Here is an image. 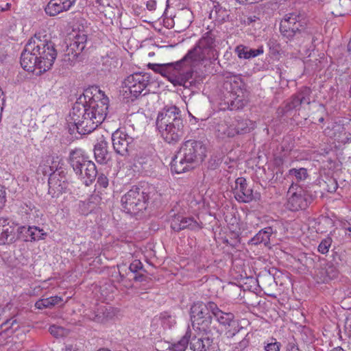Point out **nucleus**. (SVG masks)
Returning <instances> with one entry per match:
<instances>
[{
  "label": "nucleus",
  "mask_w": 351,
  "mask_h": 351,
  "mask_svg": "<svg viewBox=\"0 0 351 351\" xmlns=\"http://www.w3.org/2000/svg\"><path fill=\"white\" fill-rule=\"evenodd\" d=\"M57 58V51L51 37L45 31H39L32 36L21 55L23 69L40 75L50 70Z\"/></svg>",
  "instance_id": "obj_1"
},
{
  "label": "nucleus",
  "mask_w": 351,
  "mask_h": 351,
  "mask_svg": "<svg viewBox=\"0 0 351 351\" xmlns=\"http://www.w3.org/2000/svg\"><path fill=\"white\" fill-rule=\"evenodd\" d=\"M102 98L94 96L86 104H76L69 113L68 121L73 123L78 133L89 134L105 120L108 109V98L99 90Z\"/></svg>",
  "instance_id": "obj_2"
},
{
  "label": "nucleus",
  "mask_w": 351,
  "mask_h": 351,
  "mask_svg": "<svg viewBox=\"0 0 351 351\" xmlns=\"http://www.w3.org/2000/svg\"><path fill=\"white\" fill-rule=\"evenodd\" d=\"M181 111L176 106H166L158 114L156 124L162 138L168 143L179 141L184 134Z\"/></svg>",
  "instance_id": "obj_3"
},
{
  "label": "nucleus",
  "mask_w": 351,
  "mask_h": 351,
  "mask_svg": "<svg viewBox=\"0 0 351 351\" xmlns=\"http://www.w3.org/2000/svg\"><path fill=\"white\" fill-rule=\"evenodd\" d=\"M206 152V148L202 142L186 141L171 162V171L180 174L189 171L194 163L204 159Z\"/></svg>",
  "instance_id": "obj_4"
},
{
  "label": "nucleus",
  "mask_w": 351,
  "mask_h": 351,
  "mask_svg": "<svg viewBox=\"0 0 351 351\" xmlns=\"http://www.w3.org/2000/svg\"><path fill=\"white\" fill-rule=\"evenodd\" d=\"M215 47V36L212 32H207L202 35L194 47L183 57V60L190 61L193 64H195L215 58L217 53Z\"/></svg>",
  "instance_id": "obj_5"
},
{
  "label": "nucleus",
  "mask_w": 351,
  "mask_h": 351,
  "mask_svg": "<svg viewBox=\"0 0 351 351\" xmlns=\"http://www.w3.org/2000/svg\"><path fill=\"white\" fill-rule=\"evenodd\" d=\"M46 232L37 226H0V240L9 241H38L45 240Z\"/></svg>",
  "instance_id": "obj_6"
},
{
  "label": "nucleus",
  "mask_w": 351,
  "mask_h": 351,
  "mask_svg": "<svg viewBox=\"0 0 351 351\" xmlns=\"http://www.w3.org/2000/svg\"><path fill=\"white\" fill-rule=\"evenodd\" d=\"M69 162L73 171L86 186L95 180L97 171L95 163L88 160L81 149H75L70 152Z\"/></svg>",
  "instance_id": "obj_7"
},
{
  "label": "nucleus",
  "mask_w": 351,
  "mask_h": 351,
  "mask_svg": "<svg viewBox=\"0 0 351 351\" xmlns=\"http://www.w3.org/2000/svg\"><path fill=\"white\" fill-rule=\"evenodd\" d=\"M148 195L141 189L133 186L121 199L122 207L128 213L136 214L146 208Z\"/></svg>",
  "instance_id": "obj_8"
},
{
  "label": "nucleus",
  "mask_w": 351,
  "mask_h": 351,
  "mask_svg": "<svg viewBox=\"0 0 351 351\" xmlns=\"http://www.w3.org/2000/svg\"><path fill=\"white\" fill-rule=\"evenodd\" d=\"M305 28V21L295 13H290L281 21L280 30L284 38L292 40L301 36Z\"/></svg>",
  "instance_id": "obj_9"
},
{
  "label": "nucleus",
  "mask_w": 351,
  "mask_h": 351,
  "mask_svg": "<svg viewBox=\"0 0 351 351\" xmlns=\"http://www.w3.org/2000/svg\"><path fill=\"white\" fill-rule=\"evenodd\" d=\"M150 75L147 73H134L123 82V91L127 95L138 97L149 84Z\"/></svg>",
  "instance_id": "obj_10"
},
{
  "label": "nucleus",
  "mask_w": 351,
  "mask_h": 351,
  "mask_svg": "<svg viewBox=\"0 0 351 351\" xmlns=\"http://www.w3.org/2000/svg\"><path fill=\"white\" fill-rule=\"evenodd\" d=\"M339 270L336 265L332 262H328L315 269L313 278L317 283H329L332 280L337 279Z\"/></svg>",
  "instance_id": "obj_11"
},
{
  "label": "nucleus",
  "mask_w": 351,
  "mask_h": 351,
  "mask_svg": "<svg viewBox=\"0 0 351 351\" xmlns=\"http://www.w3.org/2000/svg\"><path fill=\"white\" fill-rule=\"evenodd\" d=\"M171 219V228L174 231H180L184 229L197 230L202 228V226L192 217H185L180 214H176L174 210L169 213Z\"/></svg>",
  "instance_id": "obj_12"
},
{
  "label": "nucleus",
  "mask_w": 351,
  "mask_h": 351,
  "mask_svg": "<svg viewBox=\"0 0 351 351\" xmlns=\"http://www.w3.org/2000/svg\"><path fill=\"white\" fill-rule=\"evenodd\" d=\"M186 62H184L180 70H173L172 75L168 77L169 80L174 86H182L184 88H190L195 84L193 80V71L191 69L185 71L184 66ZM191 66H194L190 61Z\"/></svg>",
  "instance_id": "obj_13"
},
{
  "label": "nucleus",
  "mask_w": 351,
  "mask_h": 351,
  "mask_svg": "<svg viewBox=\"0 0 351 351\" xmlns=\"http://www.w3.org/2000/svg\"><path fill=\"white\" fill-rule=\"evenodd\" d=\"M134 138L122 130H117L112 134V142L114 151L121 155H125Z\"/></svg>",
  "instance_id": "obj_14"
},
{
  "label": "nucleus",
  "mask_w": 351,
  "mask_h": 351,
  "mask_svg": "<svg viewBox=\"0 0 351 351\" xmlns=\"http://www.w3.org/2000/svg\"><path fill=\"white\" fill-rule=\"evenodd\" d=\"M48 184L49 193L52 197H58L60 194L65 192L69 186V182L63 171L51 175L48 180Z\"/></svg>",
  "instance_id": "obj_15"
},
{
  "label": "nucleus",
  "mask_w": 351,
  "mask_h": 351,
  "mask_svg": "<svg viewBox=\"0 0 351 351\" xmlns=\"http://www.w3.org/2000/svg\"><path fill=\"white\" fill-rule=\"evenodd\" d=\"M235 122L233 118L225 117L223 119L219 120L215 125V133L217 138L226 139L233 138L237 135V130L234 128Z\"/></svg>",
  "instance_id": "obj_16"
},
{
  "label": "nucleus",
  "mask_w": 351,
  "mask_h": 351,
  "mask_svg": "<svg viewBox=\"0 0 351 351\" xmlns=\"http://www.w3.org/2000/svg\"><path fill=\"white\" fill-rule=\"evenodd\" d=\"M215 337L210 335L201 337L193 336L190 339V348L193 351H214L215 349Z\"/></svg>",
  "instance_id": "obj_17"
},
{
  "label": "nucleus",
  "mask_w": 351,
  "mask_h": 351,
  "mask_svg": "<svg viewBox=\"0 0 351 351\" xmlns=\"http://www.w3.org/2000/svg\"><path fill=\"white\" fill-rule=\"evenodd\" d=\"M233 193L236 199L240 202L247 203L253 199L252 190L247 186L246 180L242 177L235 180Z\"/></svg>",
  "instance_id": "obj_18"
},
{
  "label": "nucleus",
  "mask_w": 351,
  "mask_h": 351,
  "mask_svg": "<svg viewBox=\"0 0 351 351\" xmlns=\"http://www.w3.org/2000/svg\"><path fill=\"white\" fill-rule=\"evenodd\" d=\"M215 305V303L211 301L206 303L201 301L194 302L190 308L191 322L202 319L206 316H212L211 308H214Z\"/></svg>",
  "instance_id": "obj_19"
},
{
  "label": "nucleus",
  "mask_w": 351,
  "mask_h": 351,
  "mask_svg": "<svg viewBox=\"0 0 351 351\" xmlns=\"http://www.w3.org/2000/svg\"><path fill=\"white\" fill-rule=\"evenodd\" d=\"M77 0H50L45 8L46 14L50 16L67 12L73 7Z\"/></svg>",
  "instance_id": "obj_20"
},
{
  "label": "nucleus",
  "mask_w": 351,
  "mask_h": 351,
  "mask_svg": "<svg viewBox=\"0 0 351 351\" xmlns=\"http://www.w3.org/2000/svg\"><path fill=\"white\" fill-rule=\"evenodd\" d=\"M324 132L326 136L337 141L339 146L351 143V134H347L344 127L341 124H332V127H327Z\"/></svg>",
  "instance_id": "obj_21"
},
{
  "label": "nucleus",
  "mask_w": 351,
  "mask_h": 351,
  "mask_svg": "<svg viewBox=\"0 0 351 351\" xmlns=\"http://www.w3.org/2000/svg\"><path fill=\"white\" fill-rule=\"evenodd\" d=\"M226 88L228 90L233 99L242 101L245 97L246 90L245 84L241 77L235 76L225 83Z\"/></svg>",
  "instance_id": "obj_22"
},
{
  "label": "nucleus",
  "mask_w": 351,
  "mask_h": 351,
  "mask_svg": "<svg viewBox=\"0 0 351 351\" xmlns=\"http://www.w3.org/2000/svg\"><path fill=\"white\" fill-rule=\"evenodd\" d=\"M191 323L195 330L204 333V335H210L211 336H214V335L219 336V330L213 323L212 316H206Z\"/></svg>",
  "instance_id": "obj_23"
},
{
  "label": "nucleus",
  "mask_w": 351,
  "mask_h": 351,
  "mask_svg": "<svg viewBox=\"0 0 351 351\" xmlns=\"http://www.w3.org/2000/svg\"><path fill=\"white\" fill-rule=\"evenodd\" d=\"M60 159L58 156H47L38 167V171H40L43 175L47 176L53 173H58L60 167Z\"/></svg>",
  "instance_id": "obj_24"
},
{
  "label": "nucleus",
  "mask_w": 351,
  "mask_h": 351,
  "mask_svg": "<svg viewBox=\"0 0 351 351\" xmlns=\"http://www.w3.org/2000/svg\"><path fill=\"white\" fill-rule=\"evenodd\" d=\"M107 147L108 142L104 136H101L97 138L94 147L95 158L98 163L106 164L109 160Z\"/></svg>",
  "instance_id": "obj_25"
},
{
  "label": "nucleus",
  "mask_w": 351,
  "mask_h": 351,
  "mask_svg": "<svg viewBox=\"0 0 351 351\" xmlns=\"http://www.w3.org/2000/svg\"><path fill=\"white\" fill-rule=\"evenodd\" d=\"M307 206V200L301 189L293 193L288 199L287 208L292 211L304 209Z\"/></svg>",
  "instance_id": "obj_26"
},
{
  "label": "nucleus",
  "mask_w": 351,
  "mask_h": 351,
  "mask_svg": "<svg viewBox=\"0 0 351 351\" xmlns=\"http://www.w3.org/2000/svg\"><path fill=\"white\" fill-rule=\"evenodd\" d=\"M184 62L182 58L179 61L165 64H149V67L156 73L169 77L172 75L173 70H180Z\"/></svg>",
  "instance_id": "obj_27"
},
{
  "label": "nucleus",
  "mask_w": 351,
  "mask_h": 351,
  "mask_svg": "<svg viewBox=\"0 0 351 351\" xmlns=\"http://www.w3.org/2000/svg\"><path fill=\"white\" fill-rule=\"evenodd\" d=\"M211 314L215 317L216 321L223 326H230L234 322V316L231 313L222 311L215 304V307L211 308Z\"/></svg>",
  "instance_id": "obj_28"
},
{
  "label": "nucleus",
  "mask_w": 351,
  "mask_h": 351,
  "mask_svg": "<svg viewBox=\"0 0 351 351\" xmlns=\"http://www.w3.org/2000/svg\"><path fill=\"white\" fill-rule=\"evenodd\" d=\"M87 41V35L82 32H79L73 36L72 41L69 44L70 49L75 56L80 54L86 47Z\"/></svg>",
  "instance_id": "obj_29"
},
{
  "label": "nucleus",
  "mask_w": 351,
  "mask_h": 351,
  "mask_svg": "<svg viewBox=\"0 0 351 351\" xmlns=\"http://www.w3.org/2000/svg\"><path fill=\"white\" fill-rule=\"evenodd\" d=\"M129 270L131 273L134 274V276L132 280L135 282H143L146 281L147 276L145 275L146 270L143 267V263L140 260H134L129 266Z\"/></svg>",
  "instance_id": "obj_30"
},
{
  "label": "nucleus",
  "mask_w": 351,
  "mask_h": 351,
  "mask_svg": "<svg viewBox=\"0 0 351 351\" xmlns=\"http://www.w3.org/2000/svg\"><path fill=\"white\" fill-rule=\"evenodd\" d=\"M109 314L105 306H101L97 311L86 313L84 317L97 323H104L108 319Z\"/></svg>",
  "instance_id": "obj_31"
},
{
  "label": "nucleus",
  "mask_w": 351,
  "mask_h": 351,
  "mask_svg": "<svg viewBox=\"0 0 351 351\" xmlns=\"http://www.w3.org/2000/svg\"><path fill=\"white\" fill-rule=\"evenodd\" d=\"M235 121L234 128L237 130V135L250 132L255 127V123L249 119H233Z\"/></svg>",
  "instance_id": "obj_32"
},
{
  "label": "nucleus",
  "mask_w": 351,
  "mask_h": 351,
  "mask_svg": "<svg viewBox=\"0 0 351 351\" xmlns=\"http://www.w3.org/2000/svg\"><path fill=\"white\" fill-rule=\"evenodd\" d=\"M276 233L270 226L261 230L250 241H270L276 239Z\"/></svg>",
  "instance_id": "obj_33"
},
{
  "label": "nucleus",
  "mask_w": 351,
  "mask_h": 351,
  "mask_svg": "<svg viewBox=\"0 0 351 351\" xmlns=\"http://www.w3.org/2000/svg\"><path fill=\"white\" fill-rule=\"evenodd\" d=\"M63 301V298L60 296H51L49 298L40 299L35 303V307L38 309H44L51 308Z\"/></svg>",
  "instance_id": "obj_34"
},
{
  "label": "nucleus",
  "mask_w": 351,
  "mask_h": 351,
  "mask_svg": "<svg viewBox=\"0 0 351 351\" xmlns=\"http://www.w3.org/2000/svg\"><path fill=\"white\" fill-rule=\"evenodd\" d=\"M211 19H213L219 23H223L228 18V11L222 8L219 4L215 5L210 13Z\"/></svg>",
  "instance_id": "obj_35"
},
{
  "label": "nucleus",
  "mask_w": 351,
  "mask_h": 351,
  "mask_svg": "<svg viewBox=\"0 0 351 351\" xmlns=\"http://www.w3.org/2000/svg\"><path fill=\"white\" fill-rule=\"evenodd\" d=\"M264 351H280L282 343L275 337H269L261 343Z\"/></svg>",
  "instance_id": "obj_36"
},
{
  "label": "nucleus",
  "mask_w": 351,
  "mask_h": 351,
  "mask_svg": "<svg viewBox=\"0 0 351 351\" xmlns=\"http://www.w3.org/2000/svg\"><path fill=\"white\" fill-rule=\"evenodd\" d=\"M160 324L164 328H171L176 324L175 316L168 312H162L159 315Z\"/></svg>",
  "instance_id": "obj_37"
},
{
  "label": "nucleus",
  "mask_w": 351,
  "mask_h": 351,
  "mask_svg": "<svg viewBox=\"0 0 351 351\" xmlns=\"http://www.w3.org/2000/svg\"><path fill=\"white\" fill-rule=\"evenodd\" d=\"M19 327L20 326L16 317L6 319L1 324V328L3 331H10L12 333L16 331Z\"/></svg>",
  "instance_id": "obj_38"
},
{
  "label": "nucleus",
  "mask_w": 351,
  "mask_h": 351,
  "mask_svg": "<svg viewBox=\"0 0 351 351\" xmlns=\"http://www.w3.org/2000/svg\"><path fill=\"white\" fill-rule=\"evenodd\" d=\"M252 337V335L247 333L240 341L232 345V351H243L249 346Z\"/></svg>",
  "instance_id": "obj_39"
},
{
  "label": "nucleus",
  "mask_w": 351,
  "mask_h": 351,
  "mask_svg": "<svg viewBox=\"0 0 351 351\" xmlns=\"http://www.w3.org/2000/svg\"><path fill=\"white\" fill-rule=\"evenodd\" d=\"M289 175L294 176L298 182L304 180L308 176L307 171L305 168L291 169L289 171Z\"/></svg>",
  "instance_id": "obj_40"
},
{
  "label": "nucleus",
  "mask_w": 351,
  "mask_h": 351,
  "mask_svg": "<svg viewBox=\"0 0 351 351\" xmlns=\"http://www.w3.org/2000/svg\"><path fill=\"white\" fill-rule=\"evenodd\" d=\"M49 332L56 338H61L67 335V330L64 328L56 325L51 326Z\"/></svg>",
  "instance_id": "obj_41"
},
{
  "label": "nucleus",
  "mask_w": 351,
  "mask_h": 351,
  "mask_svg": "<svg viewBox=\"0 0 351 351\" xmlns=\"http://www.w3.org/2000/svg\"><path fill=\"white\" fill-rule=\"evenodd\" d=\"M298 94L302 104H309L311 103V90L309 88L302 87Z\"/></svg>",
  "instance_id": "obj_42"
},
{
  "label": "nucleus",
  "mask_w": 351,
  "mask_h": 351,
  "mask_svg": "<svg viewBox=\"0 0 351 351\" xmlns=\"http://www.w3.org/2000/svg\"><path fill=\"white\" fill-rule=\"evenodd\" d=\"M247 50H248V47L244 46L243 45H240L236 47L235 52L237 53V54L239 58L247 59Z\"/></svg>",
  "instance_id": "obj_43"
},
{
  "label": "nucleus",
  "mask_w": 351,
  "mask_h": 351,
  "mask_svg": "<svg viewBox=\"0 0 351 351\" xmlns=\"http://www.w3.org/2000/svg\"><path fill=\"white\" fill-rule=\"evenodd\" d=\"M108 178L103 173L99 174L97 180V186L106 189L108 186Z\"/></svg>",
  "instance_id": "obj_44"
},
{
  "label": "nucleus",
  "mask_w": 351,
  "mask_h": 351,
  "mask_svg": "<svg viewBox=\"0 0 351 351\" xmlns=\"http://www.w3.org/2000/svg\"><path fill=\"white\" fill-rule=\"evenodd\" d=\"M263 52H264V50H263V46L259 47L256 49H250V47H248L247 59L255 58L259 55L263 54Z\"/></svg>",
  "instance_id": "obj_45"
},
{
  "label": "nucleus",
  "mask_w": 351,
  "mask_h": 351,
  "mask_svg": "<svg viewBox=\"0 0 351 351\" xmlns=\"http://www.w3.org/2000/svg\"><path fill=\"white\" fill-rule=\"evenodd\" d=\"M300 96L298 93L293 95L292 97L291 101L287 105L288 109H294L301 106L302 104L300 102Z\"/></svg>",
  "instance_id": "obj_46"
},
{
  "label": "nucleus",
  "mask_w": 351,
  "mask_h": 351,
  "mask_svg": "<svg viewBox=\"0 0 351 351\" xmlns=\"http://www.w3.org/2000/svg\"><path fill=\"white\" fill-rule=\"evenodd\" d=\"M6 202L5 188L0 184V210L4 206Z\"/></svg>",
  "instance_id": "obj_47"
},
{
  "label": "nucleus",
  "mask_w": 351,
  "mask_h": 351,
  "mask_svg": "<svg viewBox=\"0 0 351 351\" xmlns=\"http://www.w3.org/2000/svg\"><path fill=\"white\" fill-rule=\"evenodd\" d=\"M331 243H319L317 250L321 254H325L329 251Z\"/></svg>",
  "instance_id": "obj_48"
},
{
  "label": "nucleus",
  "mask_w": 351,
  "mask_h": 351,
  "mask_svg": "<svg viewBox=\"0 0 351 351\" xmlns=\"http://www.w3.org/2000/svg\"><path fill=\"white\" fill-rule=\"evenodd\" d=\"M346 230H348L349 232H351V218L348 221V226L345 227V228L342 229H336L334 230V232L332 235L336 234L337 232L339 235L341 234V233H346Z\"/></svg>",
  "instance_id": "obj_49"
},
{
  "label": "nucleus",
  "mask_w": 351,
  "mask_h": 351,
  "mask_svg": "<svg viewBox=\"0 0 351 351\" xmlns=\"http://www.w3.org/2000/svg\"><path fill=\"white\" fill-rule=\"evenodd\" d=\"M146 7L149 11H154L156 8V2L155 0H149L146 3Z\"/></svg>",
  "instance_id": "obj_50"
},
{
  "label": "nucleus",
  "mask_w": 351,
  "mask_h": 351,
  "mask_svg": "<svg viewBox=\"0 0 351 351\" xmlns=\"http://www.w3.org/2000/svg\"><path fill=\"white\" fill-rule=\"evenodd\" d=\"M286 351H301L298 346L293 343H289Z\"/></svg>",
  "instance_id": "obj_51"
},
{
  "label": "nucleus",
  "mask_w": 351,
  "mask_h": 351,
  "mask_svg": "<svg viewBox=\"0 0 351 351\" xmlns=\"http://www.w3.org/2000/svg\"><path fill=\"white\" fill-rule=\"evenodd\" d=\"M62 351H80L78 347L76 345H66Z\"/></svg>",
  "instance_id": "obj_52"
},
{
  "label": "nucleus",
  "mask_w": 351,
  "mask_h": 351,
  "mask_svg": "<svg viewBox=\"0 0 351 351\" xmlns=\"http://www.w3.org/2000/svg\"><path fill=\"white\" fill-rule=\"evenodd\" d=\"M238 1L240 3H245V4H252V3H258L260 1H261V0H238Z\"/></svg>",
  "instance_id": "obj_53"
},
{
  "label": "nucleus",
  "mask_w": 351,
  "mask_h": 351,
  "mask_svg": "<svg viewBox=\"0 0 351 351\" xmlns=\"http://www.w3.org/2000/svg\"><path fill=\"white\" fill-rule=\"evenodd\" d=\"M5 56L6 54L4 48L0 46V61H3Z\"/></svg>",
  "instance_id": "obj_54"
},
{
  "label": "nucleus",
  "mask_w": 351,
  "mask_h": 351,
  "mask_svg": "<svg viewBox=\"0 0 351 351\" xmlns=\"http://www.w3.org/2000/svg\"><path fill=\"white\" fill-rule=\"evenodd\" d=\"M100 254H101V251H100V248L99 246H98L97 249H95V253H92V252L88 253V255H93V256H99V255H100Z\"/></svg>",
  "instance_id": "obj_55"
},
{
  "label": "nucleus",
  "mask_w": 351,
  "mask_h": 351,
  "mask_svg": "<svg viewBox=\"0 0 351 351\" xmlns=\"http://www.w3.org/2000/svg\"><path fill=\"white\" fill-rule=\"evenodd\" d=\"M11 6V4L9 3H7L5 5V7H2V6H0V10L1 11H5V10H8L10 9Z\"/></svg>",
  "instance_id": "obj_56"
},
{
  "label": "nucleus",
  "mask_w": 351,
  "mask_h": 351,
  "mask_svg": "<svg viewBox=\"0 0 351 351\" xmlns=\"http://www.w3.org/2000/svg\"><path fill=\"white\" fill-rule=\"evenodd\" d=\"M330 351H346V350H344L341 347L337 346V347L332 349Z\"/></svg>",
  "instance_id": "obj_57"
},
{
  "label": "nucleus",
  "mask_w": 351,
  "mask_h": 351,
  "mask_svg": "<svg viewBox=\"0 0 351 351\" xmlns=\"http://www.w3.org/2000/svg\"><path fill=\"white\" fill-rule=\"evenodd\" d=\"M348 51L349 53L351 55V38L348 45Z\"/></svg>",
  "instance_id": "obj_58"
},
{
  "label": "nucleus",
  "mask_w": 351,
  "mask_h": 351,
  "mask_svg": "<svg viewBox=\"0 0 351 351\" xmlns=\"http://www.w3.org/2000/svg\"><path fill=\"white\" fill-rule=\"evenodd\" d=\"M235 335H236V333H235V332H232V333H231L230 332H228V337H234V336H235Z\"/></svg>",
  "instance_id": "obj_59"
},
{
  "label": "nucleus",
  "mask_w": 351,
  "mask_h": 351,
  "mask_svg": "<svg viewBox=\"0 0 351 351\" xmlns=\"http://www.w3.org/2000/svg\"><path fill=\"white\" fill-rule=\"evenodd\" d=\"M119 275H120L121 280H123V279L125 278V276L123 274H121V273H119Z\"/></svg>",
  "instance_id": "obj_60"
},
{
  "label": "nucleus",
  "mask_w": 351,
  "mask_h": 351,
  "mask_svg": "<svg viewBox=\"0 0 351 351\" xmlns=\"http://www.w3.org/2000/svg\"><path fill=\"white\" fill-rule=\"evenodd\" d=\"M325 221L327 222L328 223H330V224L332 223L331 220H330L328 219H326Z\"/></svg>",
  "instance_id": "obj_61"
},
{
  "label": "nucleus",
  "mask_w": 351,
  "mask_h": 351,
  "mask_svg": "<svg viewBox=\"0 0 351 351\" xmlns=\"http://www.w3.org/2000/svg\"><path fill=\"white\" fill-rule=\"evenodd\" d=\"M286 150L289 152V151H291V147L287 148V149H286Z\"/></svg>",
  "instance_id": "obj_62"
},
{
  "label": "nucleus",
  "mask_w": 351,
  "mask_h": 351,
  "mask_svg": "<svg viewBox=\"0 0 351 351\" xmlns=\"http://www.w3.org/2000/svg\"><path fill=\"white\" fill-rule=\"evenodd\" d=\"M268 243H269L268 242H266V243H265V245H267Z\"/></svg>",
  "instance_id": "obj_63"
},
{
  "label": "nucleus",
  "mask_w": 351,
  "mask_h": 351,
  "mask_svg": "<svg viewBox=\"0 0 351 351\" xmlns=\"http://www.w3.org/2000/svg\"><path fill=\"white\" fill-rule=\"evenodd\" d=\"M329 239H330V241H332V239H333L332 237H330Z\"/></svg>",
  "instance_id": "obj_64"
}]
</instances>
